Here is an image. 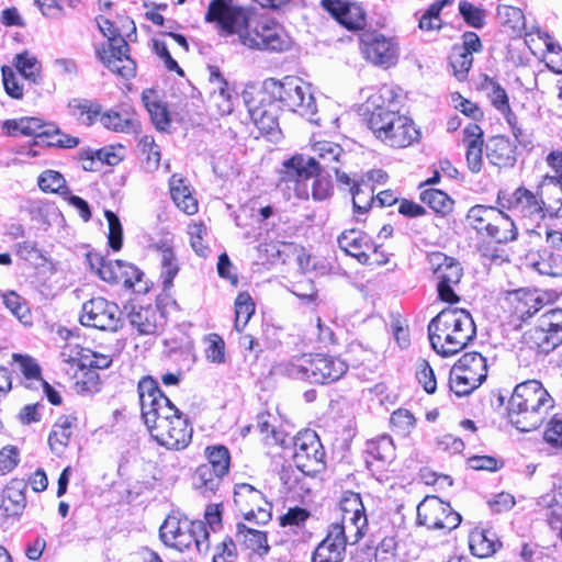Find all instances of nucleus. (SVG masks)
<instances>
[{
  "instance_id": "13d9d810",
  "label": "nucleus",
  "mask_w": 562,
  "mask_h": 562,
  "mask_svg": "<svg viewBox=\"0 0 562 562\" xmlns=\"http://www.w3.org/2000/svg\"><path fill=\"white\" fill-rule=\"evenodd\" d=\"M390 420L393 428L403 436L411 434L416 423L414 415L408 409L404 408L394 411Z\"/></svg>"
},
{
  "instance_id": "8fccbe9b",
  "label": "nucleus",
  "mask_w": 562,
  "mask_h": 562,
  "mask_svg": "<svg viewBox=\"0 0 562 562\" xmlns=\"http://www.w3.org/2000/svg\"><path fill=\"white\" fill-rule=\"evenodd\" d=\"M255 313V303L247 292H241L235 300V329L241 331Z\"/></svg>"
},
{
  "instance_id": "c756f323",
  "label": "nucleus",
  "mask_w": 562,
  "mask_h": 562,
  "mask_svg": "<svg viewBox=\"0 0 562 562\" xmlns=\"http://www.w3.org/2000/svg\"><path fill=\"white\" fill-rule=\"evenodd\" d=\"M524 339L529 348L540 355H548L562 344V339H559V335L544 330V328L538 324L525 333Z\"/></svg>"
},
{
  "instance_id": "a19ab883",
  "label": "nucleus",
  "mask_w": 562,
  "mask_h": 562,
  "mask_svg": "<svg viewBox=\"0 0 562 562\" xmlns=\"http://www.w3.org/2000/svg\"><path fill=\"white\" fill-rule=\"evenodd\" d=\"M14 67L24 79L33 83H38L41 81V61L27 50H24L14 57Z\"/></svg>"
},
{
  "instance_id": "f3484780",
  "label": "nucleus",
  "mask_w": 562,
  "mask_h": 562,
  "mask_svg": "<svg viewBox=\"0 0 562 562\" xmlns=\"http://www.w3.org/2000/svg\"><path fill=\"white\" fill-rule=\"evenodd\" d=\"M243 98L249 116L258 130L262 133L271 134L278 128L277 110L280 105L272 99H269L267 94H263V89L257 92L256 98H250V93L247 91L244 92Z\"/></svg>"
},
{
  "instance_id": "052dcab7",
  "label": "nucleus",
  "mask_w": 562,
  "mask_h": 562,
  "mask_svg": "<svg viewBox=\"0 0 562 562\" xmlns=\"http://www.w3.org/2000/svg\"><path fill=\"white\" fill-rule=\"evenodd\" d=\"M312 196L315 201H325L327 200L333 191V186L329 180V173H325V171H317L312 176Z\"/></svg>"
},
{
  "instance_id": "ea45409f",
  "label": "nucleus",
  "mask_w": 562,
  "mask_h": 562,
  "mask_svg": "<svg viewBox=\"0 0 562 562\" xmlns=\"http://www.w3.org/2000/svg\"><path fill=\"white\" fill-rule=\"evenodd\" d=\"M481 89L487 92V97L493 106L501 113L509 112V99L505 89L498 81L487 75L481 80Z\"/></svg>"
},
{
  "instance_id": "58836bf2",
  "label": "nucleus",
  "mask_w": 562,
  "mask_h": 562,
  "mask_svg": "<svg viewBox=\"0 0 562 562\" xmlns=\"http://www.w3.org/2000/svg\"><path fill=\"white\" fill-rule=\"evenodd\" d=\"M224 475L212 471V467L200 465L194 475V486L204 496H212L220 487Z\"/></svg>"
},
{
  "instance_id": "6ab92c4d",
  "label": "nucleus",
  "mask_w": 562,
  "mask_h": 562,
  "mask_svg": "<svg viewBox=\"0 0 562 562\" xmlns=\"http://www.w3.org/2000/svg\"><path fill=\"white\" fill-rule=\"evenodd\" d=\"M339 247L348 255L357 258L362 265H371L372 255H378V246L374 245L368 235L357 229L342 232L338 236ZM376 263H384L385 260L375 259Z\"/></svg>"
},
{
  "instance_id": "09e8293b",
  "label": "nucleus",
  "mask_w": 562,
  "mask_h": 562,
  "mask_svg": "<svg viewBox=\"0 0 562 562\" xmlns=\"http://www.w3.org/2000/svg\"><path fill=\"white\" fill-rule=\"evenodd\" d=\"M420 200L436 213L447 214L452 210L453 201L438 189H426L420 192Z\"/></svg>"
},
{
  "instance_id": "3c124183",
  "label": "nucleus",
  "mask_w": 562,
  "mask_h": 562,
  "mask_svg": "<svg viewBox=\"0 0 562 562\" xmlns=\"http://www.w3.org/2000/svg\"><path fill=\"white\" fill-rule=\"evenodd\" d=\"M98 117L103 127L116 133H128L134 126V121L130 115H123L114 110L101 112Z\"/></svg>"
},
{
  "instance_id": "7c9ffc66",
  "label": "nucleus",
  "mask_w": 562,
  "mask_h": 562,
  "mask_svg": "<svg viewBox=\"0 0 562 562\" xmlns=\"http://www.w3.org/2000/svg\"><path fill=\"white\" fill-rule=\"evenodd\" d=\"M367 454L372 459H367V464L372 465L374 462L378 467L383 468L386 463L395 458V447L390 436L383 435L367 442Z\"/></svg>"
},
{
  "instance_id": "5fc2aeb1",
  "label": "nucleus",
  "mask_w": 562,
  "mask_h": 562,
  "mask_svg": "<svg viewBox=\"0 0 562 562\" xmlns=\"http://www.w3.org/2000/svg\"><path fill=\"white\" fill-rule=\"evenodd\" d=\"M459 13L469 26L474 29L484 27L486 19V11L484 9L463 0L459 2Z\"/></svg>"
},
{
  "instance_id": "39448f33",
  "label": "nucleus",
  "mask_w": 562,
  "mask_h": 562,
  "mask_svg": "<svg viewBox=\"0 0 562 562\" xmlns=\"http://www.w3.org/2000/svg\"><path fill=\"white\" fill-rule=\"evenodd\" d=\"M476 336V327L471 314L463 308H445L428 324V338L431 348L442 357H450Z\"/></svg>"
},
{
  "instance_id": "473e14b6",
  "label": "nucleus",
  "mask_w": 562,
  "mask_h": 562,
  "mask_svg": "<svg viewBox=\"0 0 562 562\" xmlns=\"http://www.w3.org/2000/svg\"><path fill=\"white\" fill-rule=\"evenodd\" d=\"M486 157L498 167H510L515 164V148L509 139L496 136L491 139L486 148Z\"/></svg>"
},
{
  "instance_id": "bb28decb",
  "label": "nucleus",
  "mask_w": 562,
  "mask_h": 562,
  "mask_svg": "<svg viewBox=\"0 0 562 562\" xmlns=\"http://www.w3.org/2000/svg\"><path fill=\"white\" fill-rule=\"evenodd\" d=\"M515 314L522 322L531 318L544 305V300L537 290H517L515 292Z\"/></svg>"
},
{
  "instance_id": "69168bd1",
  "label": "nucleus",
  "mask_w": 562,
  "mask_h": 562,
  "mask_svg": "<svg viewBox=\"0 0 562 562\" xmlns=\"http://www.w3.org/2000/svg\"><path fill=\"white\" fill-rule=\"evenodd\" d=\"M49 124H44L42 120L37 117H22L21 119V135L34 136V137H49L50 130Z\"/></svg>"
},
{
  "instance_id": "f257e3e1",
  "label": "nucleus",
  "mask_w": 562,
  "mask_h": 562,
  "mask_svg": "<svg viewBox=\"0 0 562 562\" xmlns=\"http://www.w3.org/2000/svg\"><path fill=\"white\" fill-rule=\"evenodd\" d=\"M232 2L233 0H211L205 22L216 23L222 35L237 34L239 42L249 48L283 52L290 47V37L281 25L269 19H261L250 29L246 11Z\"/></svg>"
},
{
  "instance_id": "9d476101",
  "label": "nucleus",
  "mask_w": 562,
  "mask_h": 562,
  "mask_svg": "<svg viewBox=\"0 0 562 562\" xmlns=\"http://www.w3.org/2000/svg\"><path fill=\"white\" fill-rule=\"evenodd\" d=\"M497 203L503 209L514 211L533 222L543 220L546 213L558 215L560 211L555 202L546 203L541 196L525 187L517 188L510 194L499 191L497 194Z\"/></svg>"
},
{
  "instance_id": "ddd939ff",
  "label": "nucleus",
  "mask_w": 562,
  "mask_h": 562,
  "mask_svg": "<svg viewBox=\"0 0 562 562\" xmlns=\"http://www.w3.org/2000/svg\"><path fill=\"white\" fill-rule=\"evenodd\" d=\"M461 522V515L437 496H426L417 506V524L429 530L449 532Z\"/></svg>"
},
{
  "instance_id": "2eb2a0df",
  "label": "nucleus",
  "mask_w": 562,
  "mask_h": 562,
  "mask_svg": "<svg viewBox=\"0 0 562 562\" xmlns=\"http://www.w3.org/2000/svg\"><path fill=\"white\" fill-rule=\"evenodd\" d=\"M234 503L246 520L266 524L271 518V504L265 498L261 491L250 484L235 485Z\"/></svg>"
},
{
  "instance_id": "412c9836",
  "label": "nucleus",
  "mask_w": 562,
  "mask_h": 562,
  "mask_svg": "<svg viewBox=\"0 0 562 562\" xmlns=\"http://www.w3.org/2000/svg\"><path fill=\"white\" fill-rule=\"evenodd\" d=\"M319 364V353L303 355L281 366L282 372L291 379L312 384L329 383Z\"/></svg>"
},
{
  "instance_id": "338daca9",
  "label": "nucleus",
  "mask_w": 562,
  "mask_h": 562,
  "mask_svg": "<svg viewBox=\"0 0 562 562\" xmlns=\"http://www.w3.org/2000/svg\"><path fill=\"white\" fill-rule=\"evenodd\" d=\"M143 335H154L162 326L164 316L157 306L143 308Z\"/></svg>"
},
{
  "instance_id": "72a5a7b5",
  "label": "nucleus",
  "mask_w": 562,
  "mask_h": 562,
  "mask_svg": "<svg viewBox=\"0 0 562 562\" xmlns=\"http://www.w3.org/2000/svg\"><path fill=\"white\" fill-rule=\"evenodd\" d=\"M236 540L261 557L268 554L270 550L266 532L249 528L243 522L237 524Z\"/></svg>"
},
{
  "instance_id": "49530a36",
  "label": "nucleus",
  "mask_w": 562,
  "mask_h": 562,
  "mask_svg": "<svg viewBox=\"0 0 562 562\" xmlns=\"http://www.w3.org/2000/svg\"><path fill=\"white\" fill-rule=\"evenodd\" d=\"M188 526H192V520L169 516L159 529L160 538L167 546L172 547Z\"/></svg>"
},
{
  "instance_id": "37998d69",
  "label": "nucleus",
  "mask_w": 562,
  "mask_h": 562,
  "mask_svg": "<svg viewBox=\"0 0 562 562\" xmlns=\"http://www.w3.org/2000/svg\"><path fill=\"white\" fill-rule=\"evenodd\" d=\"M482 384L477 378H471L461 371L459 367H452L449 375V385L457 396L469 395Z\"/></svg>"
},
{
  "instance_id": "aec40b11",
  "label": "nucleus",
  "mask_w": 562,
  "mask_h": 562,
  "mask_svg": "<svg viewBox=\"0 0 562 562\" xmlns=\"http://www.w3.org/2000/svg\"><path fill=\"white\" fill-rule=\"evenodd\" d=\"M348 541L345 526L331 524L326 538L315 549L312 562H342Z\"/></svg>"
},
{
  "instance_id": "f8f14e48",
  "label": "nucleus",
  "mask_w": 562,
  "mask_h": 562,
  "mask_svg": "<svg viewBox=\"0 0 562 562\" xmlns=\"http://www.w3.org/2000/svg\"><path fill=\"white\" fill-rule=\"evenodd\" d=\"M427 258L432 273L438 281L437 291L439 299L448 303L459 302V296L454 292L453 286L460 282L463 274L460 262L456 258L440 251L430 252Z\"/></svg>"
},
{
  "instance_id": "b1692460",
  "label": "nucleus",
  "mask_w": 562,
  "mask_h": 562,
  "mask_svg": "<svg viewBox=\"0 0 562 562\" xmlns=\"http://www.w3.org/2000/svg\"><path fill=\"white\" fill-rule=\"evenodd\" d=\"M143 105L147 110L153 125L159 132H167L171 125L168 104L151 90L143 91Z\"/></svg>"
},
{
  "instance_id": "4d7b16f0",
  "label": "nucleus",
  "mask_w": 562,
  "mask_h": 562,
  "mask_svg": "<svg viewBox=\"0 0 562 562\" xmlns=\"http://www.w3.org/2000/svg\"><path fill=\"white\" fill-rule=\"evenodd\" d=\"M473 64V56L461 49L454 48L450 56V65L453 68L454 76L459 80L467 78L469 70Z\"/></svg>"
},
{
  "instance_id": "de8ad7c7",
  "label": "nucleus",
  "mask_w": 562,
  "mask_h": 562,
  "mask_svg": "<svg viewBox=\"0 0 562 562\" xmlns=\"http://www.w3.org/2000/svg\"><path fill=\"white\" fill-rule=\"evenodd\" d=\"M505 245L491 238L482 239L477 244V251L481 257L490 260L491 263L502 265L509 261V254L505 249Z\"/></svg>"
},
{
  "instance_id": "6e6552de",
  "label": "nucleus",
  "mask_w": 562,
  "mask_h": 562,
  "mask_svg": "<svg viewBox=\"0 0 562 562\" xmlns=\"http://www.w3.org/2000/svg\"><path fill=\"white\" fill-rule=\"evenodd\" d=\"M99 31L108 43L97 48L100 60L111 71L128 79L136 74V63L128 55V45L119 32V29L106 18L99 15L95 19Z\"/></svg>"
},
{
  "instance_id": "c85d7f7f",
  "label": "nucleus",
  "mask_w": 562,
  "mask_h": 562,
  "mask_svg": "<svg viewBox=\"0 0 562 562\" xmlns=\"http://www.w3.org/2000/svg\"><path fill=\"white\" fill-rule=\"evenodd\" d=\"M192 436V429L189 428L187 422L178 414L173 415L171 428L166 436L160 437V446L169 450H180L186 448Z\"/></svg>"
},
{
  "instance_id": "79ce46f5",
  "label": "nucleus",
  "mask_w": 562,
  "mask_h": 562,
  "mask_svg": "<svg viewBox=\"0 0 562 562\" xmlns=\"http://www.w3.org/2000/svg\"><path fill=\"white\" fill-rule=\"evenodd\" d=\"M338 525L345 526V535L349 538V544H356L364 535V529L368 525L364 512L356 514H342L341 522Z\"/></svg>"
},
{
  "instance_id": "e2e57ef3",
  "label": "nucleus",
  "mask_w": 562,
  "mask_h": 562,
  "mask_svg": "<svg viewBox=\"0 0 562 562\" xmlns=\"http://www.w3.org/2000/svg\"><path fill=\"white\" fill-rule=\"evenodd\" d=\"M497 16L503 24L508 25L512 29H519L525 23V16L522 11L513 5H498Z\"/></svg>"
},
{
  "instance_id": "864d4df0",
  "label": "nucleus",
  "mask_w": 562,
  "mask_h": 562,
  "mask_svg": "<svg viewBox=\"0 0 562 562\" xmlns=\"http://www.w3.org/2000/svg\"><path fill=\"white\" fill-rule=\"evenodd\" d=\"M350 192L352 194L353 209L357 213L363 214L368 212L372 203L375 202L373 190L369 184L363 187L353 184L350 188Z\"/></svg>"
},
{
  "instance_id": "dca6fc26",
  "label": "nucleus",
  "mask_w": 562,
  "mask_h": 562,
  "mask_svg": "<svg viewBox=\"0 0 562 562\" xmlns=\"http://www.w3.org/2000/svg\"><path fill=\"white\" fill-rule=\"evenodd\" d=\"M80 324L99 330L115 331L120 323L119 306L103 297H93L82 304Z\"/></svg>"
},
{
  "instance_id": "20e7f679",
  "label": "nucleus",
  "mask_w": 562,
  "mask_h": 562,
  "mask_svg": "<svg viewBox=\"0 0 562 562\" xmlns=\"http://www.w3.org/2000/svg\"><path fill=\"white\" fill-rule=\"evenodd\" d=\"M554 407V400L538 380L516 385L508 401L509 422L521 432L537 429Z\"/></svg>"
},
{
  "instance_id": "423d86ee",
  "label": "nucleus",
  "mask_w": 562,
  "mask_h": 562,
  "mask_svg": "<svg viewBox=\"0 0 562 562\" xmlns=\"http://www.w3.org/2000/svg\"><path fill=\"white\" fill-rule=\"evenodd\" d=\"M263 94L272 99L277 104L292 112L299 113L308 121L318 123L314 119L316 114L315 99L311 92V88L302 79L297 77H285L282 81L273 78L263 82Z\"/></svg>"
},
{
  "instance_id": "680f3d73",
  "label": "nucleus",
  "mask_w": 562,
  "mask_h": 562,
  "mask_svg": "<svg viewBox=\"0 0 562 562\" xmlns=\"http://www.w3.org/2000/svg\"><path fill=\"white\" fill-rule=\"evenodd\" d=\"M538 325L543 327L544 330L559 335V339H562V308H551L543 313L538 321Z\"/></svg>"
},
{
  "instance_id": "9b49d317",
  "label": "nucleus",
  "mask_w": 562,
  "mask_h": 562,
  "mask_svg": "<svg viewBox=\"0 0 562 562\" xmlns=\"http://www.w3.org/2000/svg\"><path fill=\"white\" fill-rule=\"evenodd\" d=\"M292 442L293 462L303 474L314 476L324 469V448L314 430L300 431L292 438Z\"/></svg>"
},
{
  "instance_id": "a18cd8bd",
  "label": "nucleus",
  "mask_w": 562,
  "mask_h": 562,
  "mask_svg": "<svg viewBox=\"0 0 562 562\" xmlns=\"http://www.w3.org/2000/svg\"><path fill=\"white\" fill-rule=\"evenodd\" d=\"M205 454L209 463L203 467H212L220 475H226L229 470L231 454L225 446H210L205 448Z\"/></svg>"
},
{
  "instance_id": "6e6d98bb",
  "label": "nucleus",
  "mask_w": 562,
  "mask_h": 562,
  "mask_svg": "<svg viewBox=\"0 0 562 562\" xmlns=\"http://www.w3.org/2000/svg\"><path fill=\"white\" fill-rule=\"evenodd\" d=\"M104 215L109 226L108 244L114 251H119L122 248L123 243V229L121 222L116 214L110 210H105Z\"/></svg>"
},
{
  "instance_id": "bf43d9fd",
  "label": "nucleus",
  "mask_w": 562,
  "mask_h": 562,
  "mask_svg": "<svg viewBox=\"0 0 562 562\" xmlns=\"http://www.w3.org/2000/svg\"><path fill=\"white\" fill-rule=\"evenodd\" d=\"M2 82L7 94L13 99L20 100L23 98L24 89L20 82L18 75L9 67L2 66Z\"/></svg>"
},
{
  "instance_id": "1a4fd4ad",
  "label": "nucleus",
  "mask_w": 562,
  "mask_h": 562,
  "mask_svg": "<svg viewBox=\"0 0 562 562\" xmlns=\"http://www.w3.org/2000/svg\"><path fill=\"white\" fill-rule=\"evenodd\" d=\"M467 218L479 234L485 233L499 244L512 243L518 237L515 222L501 209L476 204L468 211Z\"/></svg>"
},
{
  "instance_id": "0eeeda50",
  "label": "nucleus",
  "mask_w": 562,
  "mask_h": 562,
  "mask_svg": "<svg viewBox=\"0 0 562 562\" xmlns=\"http://www.w3.org/2000/svg\"><path fill=\"white\" fill-rule=\"evenodd\" d=\"M178 408L159 390L155 380L150 376H143V423L158 445L160 437L171 428L173 415Z\"/></svg>"
},
{
  "instance_id": "4c0bfd02",
  "label": "nucleus",
  "mask_w": 562,
  "mask_h": 562,
  "mask_svg": "<svg viewBox=\"0 0 562 562\" xmlns=\"http://www.w3.org/2000/svg\"><path fill=\"white\" fill-rule=\"evenodd\" d=\"M453 367H459L463 373L471 375L472 379L477 378L482 383L487 376L486 359L475 351L464 353Z\"/></svg>"
},
{
  "instance_id": "c9c22d12",
  "label": "nucleus",
  "mask_w": 562,
  "mask_h": 562,
  "mask_svg": "<svg viewBox=\"0 0 562 562\" xmlns=\"http://www.w3.org/2000/svg\"><path fill=\"white\" fill-rule=\"evenodd\" d=\"M547 162L552 167L557 176H547L540 188L550 186L552 193L555 195V204L558 210H562V151H551L547 156Z\"/></svg>"
},
{
  "instance_id": "2f4dec72",
  "label": "nucleus",
  "mask_w": 562,
  "mask_h": 562,
  "mask_svg": "<svg viewBox=\"0 0 562 562\" xmlns=\"http://www.w3.org/2000/svg\"><path fill=\"white\" fill-rule=\"evenodd\" d=\"M68 111L80 124L91 126L101 114L102 105L85 98H74L68 102Z\"/></svg>"
},
{
  "instance_id": "e433bc0d",
  "label": "nucleus",
  "mask_w": 562,
  "mask_h": 562,
  "mask_svg": "<svg viewBox=\"0 0 562 562\" xmlns=\"http://www.w3.org/2000/svg\"><path fill=\"white\" fill-rule=\"evenodd\" d=\"M501 547V542L496 539L494 532L482 530L471 535L470 549L472 553L480 558H487L494 554Z\"/></svg>"
},
{
  "instance_id": "7ed1b4c3",
  "label": "nucleus",
  "mask_w": 562,
  "mask_h": 562,
  "mask_svg": "<svg viewBox=\"0 0 562 562\" xmlns=\"http://www.w3.org/2000/svg\"><path fill=\"white\" fill-rule=\"evenodd\" d=\"M312 151V157L297 155L285 160L280 172V184L292 189L301 199L308 198L305 182L311 180L314 173L325 171L328 175V171H337V166L345 156L340 145L328 140L315 142Z\"/></svg>"
},
{
  "instance_id": "c03bdc74",
  "label": "nucleus",
  "mask_w": 562,
  "mask_h": 562,
  "mask_svg": "<svg viewBox=\"0 0 562 562\" xmlns=\"http://www.w3.org/2000/svg\"><path fill=\"white\" fill-rule=\"evenodd\" d=\"M37 184L43 192L58 193L66 196L69 193L64 176L56 170L47 169L37 178Z\"/></svg>"
},
{
  "instance_id": "4468645a",
  "label": "nucleus",
  "mask_w": 562,
  "mask_h": 562,
  "mask_svg": "<svg viewBox=\"0 0 562 562\" xmlns=\"http://www.w3.org/2000/svg\"><path fill=\"white\" fill-rule=\"evenodd\" d=\"M360 49L363 57L371 64L389 68L398 59V44L393 37L373 31L360 35Z\"/></svg>"
},
{
  "instance_id": "5701e85b",
  "label": "nucleus",
  "mask_w": 562,
  "mask_h": 562,
  "mask_svg": "<svg viewBox=\"0 0 562 562\" xmlns=\"http://www.w3.org/2000/svg\"><path fill=\"white\" fill-rule=\"evenodd\" d=\"M194 543V549L199 554H206L210 550L209 531L205 524L201 520L193 521L179 536L172 548L179 551L189 550Z\"/></svg>"
},
{
  "instance_id": "f704fd0d",
  "label": "nucleus",
  "mask_w": 562,
  "mask_h": 562,
  "mask_svg": "<svg viewBox=\"0 0 562 562\" xmlns=\"http://www.w3.org/2000/svg\"><path fill=\"white\" fill-rule=\"evenodd\" d=\"M87 262L89 263L90 269L103 281L109 283H119L122 260H105V258L98 252H88Z\"/></svg>"
},
{
  "instance_id": "393cba45",
  "label": "nucleus",
  "mask_w": 562,
  "mask_h": 562,
  "mask_svg": "<svg viewBox=\"0 0 562 562\" xmlns=\"http://www.w3.org/2000/svg\"><path fill=\"white\" fill-rule=\"evenodd\" d=\"M172 201L179 210L188 215L198 212V200L193 196L188 181L179 175H172L169 180Z\"/></svg>"
},
{
  "instance_id": "0e129e2a",
  "label": "nucleus",
  "mask_w": 562,
  "mask_h": 562,
  "mask_svg": "<svg viewBox=\"0 0 562 562\" xmlns=\"http://www.w3.org/2000/svg\"><path fill=\"white\" fill-rule=\"evenodd\" d=\"M206 340V359L213 363H223L225 361V342L223 338L217 334H210Z\"/></svg>"
},
{
  "instance_id": "a211bd4d",
  "label": "nucleus",
  "mask_w": 562,
  "mask_h": 562,
  "mask_svg": "<svg viewBox=\"0 0 562 562\" xmlns=\"http://www.w3.org/2000/svg\"><path fill=\"white\" fill-rule=\"evenodd\" d=\"M148 249L156 254L159 267V280L165 292L173 285V280L180 271V261L175 251L173 239L165 236L148 245Z\"/></svg>"
},
{
  "instance_id": "774afa93",
  "label": "nucleus",
  "mask_w": 562,
  "mask_h": 562,
  "mask_svg": "<svg viewBox=\"0 0 562 562\" xmlns=\"http://www.w3.org/2000/svg\"><path fill=\"white\" fill-rule=\"evenodd\" d=\"M543 439L555 448H562V418L553 416L544 429Z\"/></svg>"
},
{
  "instance_id": "f03ea898",
  "label": "nucleus",
  "mask_w": 562,
  "mask_h": 562,
  "mask_svg": "<svg viewBox=\"0 0 562 562\" xmlns=\"http://www.w3.org/2000/svg\"><path fill=\"white\" fill-rule=\"evenodd\" d=\"M395 98L393 89L386 86L369 98L368 108L371 105L373 110L368 117V127L384 144L404 148L419 140L420 131L411 117L398 112Z\"/></svg>"
},
{
  "instance_id": "a878e982",
  "label": "nucleus",
  "mask_w": 562,
  "mask_h": 562,
  "mask_svg": "<svg viewBox=\"0 0 562 562\" xmlns=\"http://www.w3.org/2000/svg\"><path fill=\"white\" fill-rule=\"evenodd\" d=\"M26 483L23 480H12L2 492L1 508L8 516H20L25 508Z\"/></svg>"
},
{
  "instance_id": "cd10ccee",
  "label": "nucleus",
  "mask_w": 562,
  "mask_h": 562,
  "mask_svg": "<svg viewBox=\"0 0 562 562\" xmlns=\"http://www.w3.org/2000/svg\"><path fill=\"white\" fill-rule=\"evenodd\" d=\"M76 424L77 418L72 415L60 416L55 422L48 436V445L53 452L60 454L66 449Z\"/></svg>"
},
{
  "instance_id": "603ef678",
  "label": "nucleus",
  "mask_w": 562,
  "mask_h": 562,
  "mask_svg": "<svg viewBox=\"0 0 562 562\" xmlns=\"http://www.w3.org/2000/svg\"><path fill=\"white\" fill-rule=\"evenodd\" d=\"M318 366L329 383L339 380L348 370V364L342 359L321 353Z\"/></svg>"
},
{
  "instance_id": "4be33fe9",
  "label": "nucleus",
  "mask_w": 562,
  "mask_h": 562,
  "mask_svg": "<svg viewBox=\"0 0 562 562\" xmlns=\"http://www.w3.org/2000/svg\"><path fill=\"white\" fill-rule=\"evenodd\" d=\"M322 5L335 20L348 30H361L366 25V11L357 3L350 1L322 0Z\"/></svg>"
}]
</instances>
